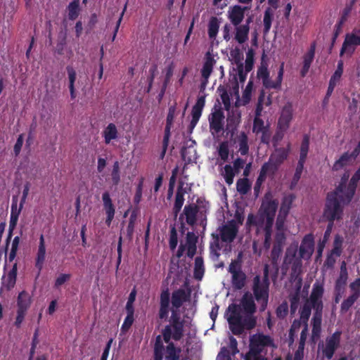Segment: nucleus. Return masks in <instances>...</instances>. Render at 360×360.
Listing matches in <instances>:
<instances>
[{"instance_id":"nucleus-1","label":"nucleus","mask_w":360,"mask_h":360,"mask_svg":"<svg viewBox=\"0 0 360 360\" xmlns=\"http://www.w3.org/2000/svg\"><path fill=\"white\" fill-rule=\"evenodd\" d=\"M241 306L245 312V315L242 316L236 304H231L229 309L231 311L227 321L229 326L232 333L235 335H242L245 330H252L257 324L256 318L253 314L256 311V304L252 295L247 292L241 299Z\"/></svg>"},{"instance_id":"nucleus-2","label":"nucleus","mask_w":360,"mask_h":360,"mask_svg":"<svg viewBox=\"0 0 360 360\" xmlns=\"http://www.w3.org/2000/svg\"><path fill=\"white\" fill-rule=\"evenodd\" d=\"M186 321L181 317L180 311L171 310L169 324L162 330V335L165 342L171 340L179 341L184 334Z\"/></svg>"},{"instance_id":"nucleus-3","label":"nucleus","mask_w":360,"mask_h":360,"mask_svg":"<svg viewBox=\"0 0 360 360\" xmlns=\"http://www.w3.org/2000/svg\"><path fill=\"white\" fill-rule=\"evenodd\" d=\"M339 194L330 192L327 194L325 207L323 209V217L327 221H340L343 217L342 201L340 199Z\"/></svg>"},{"instance_id":"nucleus-4","label":"nucleus","mask_w":360,"mask_h":360,"mask_svg":"<svg viewBox=\"0 0 360 360\" xmlns=\"http://www.w3.org/2000/svg\"><path fill=\"white\" fill-rule=\"evenodd\" d=\"M219 234H212L214 238V245L217 250H220L219 243V239L222 242L231 243L234 241L238 233V226L234 219L228 221L224 224L219 226L217 229Z\"/></svg>"},{"instance_id":"nucleus-5","label":"nucleus","mask_w":360,"mask_h":360,"mask_svg":"<svg viewBox=\"0 0 360 360\" xmlns=\"http://www.w3.org/2000/svg\"><path fill=\"white\" fill-rule=\"evenodd\" d=\"M228 271L231 274V284L234 289L241 290L246 282V274L242 270V253L230 263Z\"/></svg>"},{"instance_id":"nucleus-6","label":"nucleus","mask_w":360,"mask_h":360,"mask_svg":"<svg viewBox=\"0 0 360 360\" xmlns=\"http://www.w3.org/2000/svg\"><path fill=\"white\" fill-rule=\"evenodd\" d=\"M284 74V63H281L278 72V75L276 81H271L269 78V72L268 70L267 65L262 63L261 65L257 70V77L262 79L263 86L266 89H280L283 81Z\"/></svg>"},{"instance_id":"nucleus-7","label":"nucleus","mask_w":360,"mask_h":360,"mask_svg":"<svg viewBox=\"0 0 360 360\" xmlns=\"http://www.w3.org/2000/svg\"><path fill=\"white\" fill-rule=\"evenodd\" d=\"M270 283L262 281L259 275H256L252 280V292L255 300L261 303V309L266 308L269 300Z\"/></svg>"},{"instance_id":"nucleus-8","label":"nucleus","mask_w":360,"mask_h":360,"mask_svg":"<svg viewBox=\"0 0 360 360\" xmlns=\"http://www.w3.org/2000/svg\"><path fill=\"white\" fill-rule=\"evenodd\" d=\"M31 304L32 298L27 292L22 290L18 294L16 304V317L14 322V326L16 328H20Z\"/></svg>"},{"instance_id":"nucleus-9","label":"nucleus","mask_w":360,"mask_h":360,"mask_svg":"<svg viewBox=\"0 0 360 360\" xmlns=\"http://www.w3.org/2000/svg\"><path fill=\"white\" fill-rule=\"evenodd\" d=\"M351 294L345 298L340 305V313L346 314L360 297V277L356 278L349 285Z\"/></svg>"},{"instance_id":"nucleus-10","label":"nucleus","mask_w":360,"mask_h":360,"mask_svg":"<svg viewBox=\"0 0 360 360\" xmlns=\"http://www.w3.org/2000/svg\"><path fill=\"white\" fill-rule=\"evenodd\" d=\"M358 46H360V30H354L352 33H348L345 35L340 51V56L341 57L343 56H346L348 58L351 57Z\"/></svg>"},{"instance_id":"nucleus-11","label":"nucleus","mask_w":360,"mask_h":360,"mask_svg":"<svg viewBox=\"0 0 360 360\" xmlns=\"http://www.w3.org/2000/svg\"><path fill=\"white\" fill-rule=\"evenodd\" d=\"M341 335V330H336L330 336L326 338L325 345L322 348V354L327 359H331L340 347Z\"/></svg>"},{"instance_id":"nucleus-12","label":"nucleus","mask_w":360,"mask_h":360,"mask_svg":"<svg viewBox=\"0 0 360 360\" xmlns=\"http://www.w3.org/2000/svg\"><path fill=\"white\" fill-rule=\"evenodd\" d=\"M360 180V165L355 173L350 179L347 189L344 195H340V199L342 201L343 205H348L352 200L356 190L358 186V182Z\"/></svg>"},{"instance_id":"nucleus-13","label":"nucleus","mask_w":360,"mask_h":360,"mask_svg":"<svg viewBox=\"0 0 360 360\" xmlns=\"http://www.w3.org/2000/svg\"><path fill=\"white\" fill-rule=\"evenodd\" d=\"M323 293V284L319 282L314 283L311 295L307 301L312 304V307L314 311H323V304L322 297Z\"/></svg>"},{"instance_id":"nucleus-14","label":"nucleus","mask_w":360,"mask_h":360,"mask_svg":"<svg viewBox=\"0 0 360 360\" xmlns=\"http://www.w3.org/2000/svg\"><path fill=\"white\" fill-rule=\"evenodd\" d=\"M309 149V136L304 134L300 146V158L293 176L301 178Z\"/></svg>"},{"instance_id":"nucleus-15","label":"nucleus","mask_w":360,"mask_h":360,"mask_svg":"<svg viewBox=\"0 0 360 360\" xmlns=\"http://www.w3.org/2000/svg\"><path fill=\"white\" fill-rule=\"evenodd\" d=\"M278 205V201L276 199H272L270 193L265 194L259 210V216L275 217Z\"/></svg>"},{"instance_id":"nucleus-16","label":"nucleus","mask_w":360,"mask_h":360,"mask_svg":"<svg viewBox=\"0 0 360 360\" xmlns=\"http://www.w3.org/2000/svg\"><path fill=\"white\" fill-rule=\"evenodd\" d=\"M209 123L210 130L219 134L224 129V114L221 108L214 109L210 115Z\"/></svg>"},{"instance_id":"nucleus-17","label":"nucleus","mask_w":360,"mask_h":360,"mask_svg":"<svg viewBox=\"0 0 360 360\" xmlns=\"http://www.w3.org/2000/svg\"><path fill=\"white\" fill-rule=\"evenodd\" d=\"M314 250V237L312 233H308L302 240L299 255L302 259H309Z\"/></svg>"},{"instance_id":"nucleus-18","label":"nucleus","mask_w":360,"mask_h":360,"mask_svg":"<svg viewBox=\"0 0 360 360\" xmlns=\"http://www.w3.org/2000/svg\"><path fill=\"white\" fill-rule=\"evenodd\" d=\"M250 7L234 5L229 8L227 17L233 26L240 25L245 18V13Z\"/></svg>"},{"instance_id":"nucleus-19","label":"nucleus","mask_w":360,"mask_h":360,"mask_svg":"<svg viewBox=\"0 0 360 360\" xmlns=\"http://www.w3.org/2000/svg\"><path fill=\"white\" fill-rule=\"evenodd\" d=\"M190 297L191 292H186L183 288H179L173 291L171 296V302L172 305L171 310L179 311V308L184 302L189 300Z\"/></svg>"},{"instance_id":"nucleus-20","label":"nucleus","mask_w":360,"mask_h":360,"mask_svg":"<svg viewBox=\"0 0 360 360\" xmlns=\"http://www.w3.org/2000/svg\"><path fill=\"white\" fill-rule=\"evenodd\" d=\"M205 104V96H200L198 97L195 104L193 106L191 110L192 119L189 124V128L192 131L198 124L200 117L202 115L203 108Z\"/></svg>"},{"instance_id":"nucleus-21","label":"nucleus","mask_w":360,"mask_h":360,"mask_svg":"<svg viewBox=\"0 0 360 360\" xmlns=\"http://www.w3.org/2000/svg\"><path fill=\"white\" fill-rule=\"evenodd\" d=\"M292 119V105L288 102L283 108L278 125L280 129L285 131Z\"/></svg>"},{"instance_id":"nucleus-22","label":"nucleus","mask_w":360,"mask_h":360,"mask_svg":"<svg viewBox=\"0 0 360 360\" xmlns=\"http://www.w3.org/2000/svg\"><path fill=\"white\" fill-rule=\"evenodd\" d=\"M170 293L168 289L162 290L160 297L158 316L160 319H167L169 312Z\"/></svg>"},{"instance_id":"nucleus-23","label":"nucleus","mask_w":360,"mask_h":360,"mask_svg":"<svg viewBox=\"0 0 360 360\" xmlns=\"http://www.w3.org/2000/svg\"><path fill=\"white\" fill-rule=\"evenodd\" d=\"M102 200L103 203V209L106 214L105 224L109 226L114 218L115 213V208L112 204V201L110 198V193L105 191L102 195Z\"/></svg>"},{"instance_id":"nucleus-24","label":"nucleus","mask_w":360,"mask_h":360,"mask_svg":"<svg viewBox=\"0 0 360 360\" xmlns=\"http://www.w3.org/2000/svg\"><path fill=\"white\" fill-rule=\"evenodd\" d=\"M285 241V236L284 233L277 232L275 236V242L271 252V257L273 262H276L281 256Z\"/></svg>"},{"instance_id":"nucleus-25","label":"nucleus","mask_w":360,"mask_h":360,"mask_svg":"<svg viewBox=\"0 0 360 360\" xmlns=\"http://www.w3.org/2000/svg\"><path fill=\"white\" fill-rule=\"evenodd\" d=\"M215 61L214 58L210 56L209 53L206 55L205 61L203 64L202 68L201 70V75L203 79V81L201 83L200 89H205L207 82L208 79L212 72L213 66Z\"/></svg>"},{"instance_id":"nucleus-26","label":"nucleus","mask_w":360,"mask_h":360,"mask_svg":"<svg viewBox=\"0 0 360 360\" xmlns=\"http://www.w3.org/2000/svg\"><path fill=\"white\" fill-rule=\"evenodd\" d=\"M290 152V146L287 148H276L274 152L272 153L269 160L275 165L280 168L281 165L287 160Z\"/></svg>"},{"instance_id":"nucleus-27","label":"nucleus","mask_w":360,"mask_h":360,"mask_svg":"<svg viewBox=\"0 0 360 360\" xmlns=\"http://www.w3.org/2000/svg\"><path fill=\"white\" fill-rule=\"evenodd\" d=\"M316 51V43L311 44L309 49L303 56V65L300 70V75L302 77L308 73L311 65L314 60Z\"/></svg>"},{"instance_id":"nucleus-28","label":"nucleus","mask_w":360,"mask_h":360,"mask_svg":"<svg viewBox=\"0 0 360 360\" xmlns=\"http://www.w3.org/2000/svg\"><path fill=\"white\" fill-rule=\"evenodd\" d=\"M46 259V246L44 235L41 234L39 237V243L37 256L35 259V267L38 269L39 274L43 269V266Z\"/></svg>"},{"instance_id":"nucleus-29","label":"nucleus","mask_w":360,"mask_h":360,"mask_svg":"<svg viewBox=\"0 0 360 360\" xmlns=\"http://www.w3.org/2000/svg\"><path fill=\"white\" fill-rule=\"evenodd\" d=\"M166 343L167 345L163 351V358L165 360H180L181 347H176L175 344L171 340Z\"/></svg>"},{"instance_id":"nucleus-30","label":"nucleus","mask_w":360,"mask_h":360,"mask_svg":"<svg viewBox=\"0 0 360 360\" xmlns=\"http://www.w3.org/2000/svg\"><path fill=\"white\" fill-rule=\"evenodd\" d=\"M323 311H314L313 317L311 319V338L314 340L320 337L321 332V322H322Z\"/></svg>"},{"instance_id":"nucleus-31","label":"nucleus","mask_w":360,"mask_h":360,"mask_svg":"<svg viewBox=\"0 0 360 360\" xmlns=\"http://www.w3.org/2000/svg\"><path fill=\"white\" fill-rule=\"evenodd\" d=\"M199 212V206L195 204L186 205L184 209V214L186 216V221L188 225L193 226L197 221V214Z\"/></svg>"},{"instance_id":"nucleus-32","label":"nucleus","mask_w":360,"mask_h":360,"mask_svg":"<svg viewBox=\"0 0 360 360\" xmlns=\"http://www.w3.org/2000/svg\"><path fill=\"white\" fill-rule=\"evenodd\" d=\"M279 167L275 165L273 162H271L269 160L267 162H264L259 170V176L264 179H266V177L273 178L277 172L278 171Z\"/></svg>"},{"instance_id":"nucleus-33","label":"nucleus","mask_w":360,"mask_h":360,"mask_svg":"<svg viewBox=\"0 0 360 360\" xmlns=\"http://www.w3.org/2000/svg\"><path fill=\"white\" fill-rule=\"evenodd\" d=\"M198 237L193 232L188 231L186 236V246L187 247V256L193 258L196 253Z\"/></svg>"},{"instance_id":"nucleus-34","label":"nucleus","mask_w":360,"mask_h":360,"mask_svg":"<svg viewBox=\"0 0 360 360\" xmlns=\"http://www.w3.org/2000/svg\"><path fill=\"white\" fill-rule=\"evenodd\" d=\"M295 198L296 196L293 193L284 195V196L282 198L278 214H281V215H283L284 217H287Z\"/></svg>"},{"instance_id":"nucleus-35","label":"nucleus","mask_w":360,"mask_h":360,"mask_svg":"<svg viewBox=\"0 0 360 360\" xmlns=\"http://www.w3.org/2000/svg\"><path fill=\"white\" fill-rule=\"evenodd\" d=\"M103 136L105 144H109L112 140L118 138V131L116 125L114 123H110L103 131Z\"/></svg>"},{"instance_id":"nucleus-36","label":"nucleus","mask_w":360,"mask_h":360,"mask_svg":"<svg viewBox=\"0 0 360 360\" xmlns=\"http://www.w3.org/2000/svg\"><path fill=\"white\" fill-rule=\"evenodd\" d=\"M18 198L17 195H13L12 197V203H11V215H10V221L12 224L18 223L19 215L23 208L24 205L20 203L19 207H18Z\"/></svg>"},{"instance_id":"nucleus-37","label":"nucleus","mask_w":360,"mask_h":360,"mask_svg":"<svg viewBox=\"0 0 360 360\" xmlns=\"http://www.w3.org/2000/svg\"><path fill=\"white\" fill-rule=\"evenodd\" d=\"M238 145V152L241 155H246L249 153L248 137L245 131H241L236 138Z\"/></svg>"},{"instance_id":"nucleus-38","label":"nucleus","mask_w":360,"mask_h":360,"mask_svg":"<svg viewBox=\"0 0 360 360\" xmlns=\"http://www.w3.org/2000/svg\"><path fill=\"white\" fill-rule=\"evenodd\" d=\"M236 34H235V39L236 41L242 44L245 43L248 39V34L250 31V27L248 25H239L238 26H235Z\"/></svg>"},{"instance_id":"nucleus-39","label":"nucleus","mask_w":360,"mask_h":360,"mask_svg":"<svg viewBox=\"0 0 360 360\" xmlns=\"http://www.w3.org/2000/svg\"><path fill=\"white\" fill-rule=\"evenodd\" d=\"M274 10L270 7H267L264 12V17H263V24H264L263 33L264 35H266L271 30V24H272V22L274 20Z\"/></svg>"},{"instance_id":"nucleus-40","label":"nucleus","mask_w":360,"mask_h":360,"mask_svg":"<svg viewBox=\"0 0 360 360\" xmlns=\"http://www.w3.org/2000/svg\"><path fill=\"white\" fill-rule=\"evenodd\" d=\"M205 274L203 258L198 256L195 259L193 276L197 281H201Z\"/></svg>"},{"instance_id":"nucleus-41","label":"nucleus","mask_w":360,"mask_h":360,"mask_svg":"<svg viewBox=\"0 0 360 360\" xmlns=\"http://www.w3.org/2000/svg\"><path fill=\"white\" fill-rule=\"evenodd\" d=\"M220 22L215 16H212L208 22V37L210 39H215L219 29Z\"/></svg>"},{"instance_id":"nucleus-42","label":"nucleus","mask_w":360,"mask_h":360,"mask_svg":"<svg viewBox=\"0 0 360 360\" xmlns=\"http://www.w3.org/2000/svg\"><path fill=\"white\" fill-rule=\"evenodd\" d=\"M66 70L68 75V80H69V89L70 93V96L72 99H74L76 98V93H75V82L76 80V71L72 66H67Z\"/></svg>"},{"instance_id":"nucleus-43","label":"nucleus","mask_w":360,"mask_h":360,"mask_svg":"<svg viewBox=\"0 0 360 360\" xmlns=\"http://www.w3.org/2000/svg\"><path fill=\"white\" fill-rule=\"evenodd\" d=\"M252 339L258 343L259 345L264 348L265 347H276L273 338L268 335L258 334L253 336Z\"/></svg>"},{"instance_id":"nucleus-44","label":"nucleus","mask_w":360,"mask_h":360,"mask_svg":"<svg viewBox=\"0 0 360 360\" xmlns=\"http://www.w3.org/2000/svg\"><path fill=\"white\" fill-rule=\"evenodd\" d=\"M68 18L70 20H76L79 15V0H73L67 7Z\"/></svg>"},{"instance_id":"nucleus-45","label":"nucleus","mask_w":360,"mask_h":360,"mask_svg":"<svg viewBox=\"0 0 360 360\" xmlns=\"http://www.w3.org/2000/svg\"><path fill=\"white\" fill-rule=\"evenodd\" d=\"M344 69V62L342 60H340L338 62L337 68L333 75L331 76L329 83L337 86L340 82Z\"/></svg>"},{"instance_id":"nucleus-46","label":"nucleus","mask_w":360,"mask_h":360,"mask_svg":"<svg viewBox=\"0 0 360 360\" xmlns=\"http://www.w3.org/2000/svg\"><path fill=\"white\" fill-rule=\"evenodd\" d=\"M312 304L307 301L300 310V317L302 320L303 325L308 324L309 319L311 314Z\"/></svg>"},{"instance_id":"nucleus-47","label":"nucleus","mask_w":360,"mask_h":360,"mask_svg":"<svg viewBox=\"0 0 360 360\" xmlns=\"http://www.w3.org/2000/svg\"><path fill=\"white\" fill-rule=\"evenodd\" d=\"M351 162L352 160L349 158L348 152H345L335 162L332 169L333 171H339L343 167L349 165Z\"/></svg>"},{"instance_id":"nucleus-48","label":"nucleus","mask_w":360,"mask_h":360,"mask_svg":"<svg viewBox=\"0 0 360 360\" xmlns=\"http://www.w3.org/2000/svg\"><path fill=\"white\" fill-rule=\"evenodd\" d=\"M349 178V172H345L342 176H341L340 181L339 184L336 186L335 190L332 191L333 193H336L339 195H344L347 187V182Z\"/></svg>"},{"instance_id":"nucleus-49","label":"nucleus","mask_w":360,"mask_h":360,"mask_svg":"<svg viewBox=\"0 0 360 360\" xmlns=\"http://www.w3.org/2000/svg\"><path fill=\"white\" fill-rule=\"evenodd\" d=\"M165 349L162 340L161 336L158 335L156 338L155 346H154V360H162L163 359V351Z\"/></svg>"},{"instance_id":"nucleus-50","label":"nucleus","mask_w":360,"mask_h":360,"mask_svg":"<svg viewBox=\"0 0 360 360\" xmlns=\"http://www.w3.org/2000/svg\"><path fill=\"white\" fill-rule=\"evenodd\" d=\"M251 184L247 178L239 179L236 183V188L239 193L245 195L250 190Z\"/></svg>"},{"instance_id":"nucleus-51","label":"nucleus","mask_w":360,"mask_h":360,"mask_svg":"<svg viewBox=\"0 0 360 360\" xmlns=\"http://www.w3.org/2000/svg\"><path fill=\"white\" fill-rule=\"evenodd\" d=\"M178 244V234L175 224L170 226L169 246L172 251H174Z\"/></svg>"},{"instance_id":"nucleus-52","label":"nucleus","mask_w":360,"mask_h":360,"mask_svg":"<svg viewBox=\"0 0 360 360\" xmlns=\"http://www.w3.org/2000/svg\"><path fill=\"white\" fill-rule=\"evenodd\" d=\"M264 348L258 345L252 338L250 342V347L249 352L245 354V356H255L262 355Z\"/></svg>"},{"instance_id":"nucleus-53","label":"nucleus","mask_w":360,"mask_h":360,"mask_svg":"<svg viewBox=\"0 0 360 360\" xmlns=\"http://www.w3.org/2000/svg\"><path fill=\"white\" fill-rule=\"evenodd\" d=\"M224 178L226 183L228 185H231L233 182L234 176L236 172L234 171L233 168L231 165H226L224 167Z\"/></svg>"},{"instance_id":"nucleus-54","label":"nucleus","mask_w":360,"mask_h":360,"mask_svg":"<svg viewBox=\"0 0 360 360\" xmlns=\"http://www.w3.org/2000/svg\"><path fill=\"white\" fill-rule=\"evenodd\" d=\"M110 176L112 184L114 186H117L120 181V169L118 161H115L113 163Z\"/></svg>"},{"instance_id":"nucleus-55","label":"nucleus","mask_w":360,"mask_h":360,"mask_svg":"<svg viewBox=\"0 0 360 360\" xmlns=\"http://www.w3.org/2000/svg\"><path fill=\"white\" fill-rule=\"evenodd\" d=\"M196 151L193 148H186L184 147L181 150V158L186 162L187 164L191 163L193 161V158L195 155Z\"/></svg>"},{"instance_id":"nucleus-56","label":"nucleus","mask_w":360,"mask_h":360,"mask_svg":"<svg viewBox=\"0 0 360 360\" xmlns=\"http://www.w3.org/2000/svg\"><path fill=\"white\" fill-rule=\"evenodd\" d=\"M254 51L252 49H248L246 53L245 65V70L249 72L252 70L254 65Z\"/></svg>"},{"instance_id":"nucleus-57","label":"nucleus","mask_w":360,"mask_h":360,"mask_svg":"<svg viewBox=\"0 0 360 360\" xmlns=\"http://www.w3.org/2000/svg\"><path fill=\"white\" fill-rule=\"evenodd\" d=\"M229 150L227 142L224 141L219 144L218 155L223 161H226L229 158Z\"/></svg>"},{"instance_id":"nucleus-58","label":"nucleus","mask_w":360,"mask_h":360,"mask_svg":"<svg viewBox=\"0 0 360 360\" xmlns=\"http://www.w3.org/2000/svg\"><path fill=\"white\" fill-rule=\"evenodd\" d=\"M20 240V236H15L13 239L12 244H11V251H10V253L8 255V259L10 262H12L16 257Z\"/></svg>"},{"instance_id":"nucleus-59","label":"nucleus","mask_w":360,"mask_h":360,"mask_svg":"<svg viewBox=\"0 0 360 360\" xmlns=\"http://www.w3.org/2000/svg\"><path fill=\"white\" fill-rule=\"evenodd\" d=\"M300 286L297 289L296 292L290 296V309L292 312H295L300 302Z\"/></svg>"},{"instance_id":"nucleus-60","label":"nucleus","mask_w":360,"mask_h":360,"mask_svg":"<svg viewBox=\"0 0 360 360\" xmlns=\"http://www.w3.org/2000/svg\"><path fill=\"white\" fill-rule=\"evenodd\" d=\"M266 129V128L264 127V121L260 117H255L253 121V132L258 134L261 133V131H264Z\"/></svg>"},{"instance_id":"nucleus-61","label":"nucleus","mask_w":360,"mask_h":360,"mask_svg":"<svg viewBox=\"0 0 360 360\" xmlns=\"http://www.w3.org/2000/svg\"><path fill=\"white\" fill-rule=\"evenodd\" d=\"M288 312V306L286 302L281 304L276 310V314L278 318L284 319Z\"/></svg>"},{"instance_id":"nucleus-62","label":"nucleus","mask_w":360,"mask_h":360,"mask_svg":"<svg viewBox=\"0 0 360 360\" xmlns=\"http://www.w3.org/2000/svg\"><path fill=\"white\" fill-rule=\"evenodd\" d=\"M176 110V103H175L173 105L169 106L167 120H166V124L167 125H171L172 126L175 113Z\"/></svg>"},{"instance_id":"nucleus-63","label":"nucleus","mask_w":360,"mask_h":360,"mask_svg":"<svg viewBox=\"0 0 360 360\" xmlns=\"http://www.w3.org/2000/svg\"><path fill=\"white\" fill-rule=\"evenodd\" d=\"M71 274H60L55 281L54 287L58 288L60 286L63 285L65 282L70 280Z\"/></svg>"},{"instance_id":"nucleus-64","label":"nucleus","mask_w":360,"mask_h":360,"mask_svg":"<svg viewBox=\"0 0 360 360\" xmlns=\"http://www.w3.org/2000/svg\"><path fill=\"white\" fill-rule=\"evenodd\" d=\"M134 321V316L127 315V316L124 319V321L121 326V330L122 333L127 332L131 326H132L133 323Z\"/></svg>"}]
</instances>
